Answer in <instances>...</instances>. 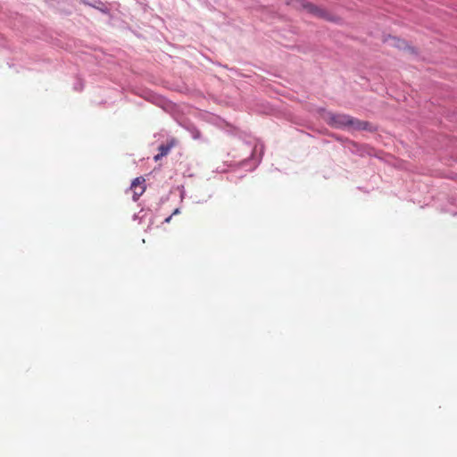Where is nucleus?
<instances>
[{
    "label": "nucleus",
    "instance_id": "1",
    "mask_svg": "<svg viewBox=\"0 0 457 457\" xmlns=\"http://www.w3.org/2000/svg\"><path fill=\"white\" fill-rule=\"evenodd\" d=\"M329 122L336 128H349L353 130H372L368 121L360 120L347 114H330Z\"/></svg>",
    "mask_w": 457,
    "mask_h": 457
},
{
    "label": "nucleus",
    "instance_id": "2",
    "mask_svg": "<svg viewBox=\"0 0 457 457\" xmlns=\"http://www.w3.org/2000/svg\"><path fill=\"white\" fill-rule=\"evenodd\" d=\"M301 6L309 13L313 14L314 16H317L319 18H322L328 21H333V16L327 12L326 10L312 4L305 2L303 0L299 1Z\"/></svg>",
    "mask_w": 457,
    "mask_h": 457
},
{
    "label": "nucleus",
    "instance_id": "3",
    "mask_svg": "<svg viewBox=\"0 0 457 457\" xmlns=\"http://www.w3.org/2000/svg\"><path fill=\"white\" fill-rule=\"evenodd\" d=\"M145 179L143 177L136 178L130 186V190L133 192V200L137 201L145 191Z\"/></svg>",
    "mask_w": 457,
    "mask_h": 457
},
{
    "label": "nucleus",
    "instance_id": "4",
    "mask_svg": "<svg viewBox=\"0 0 457 457\" xmlns=\"http://www.w3.org/2000/svg\"><path fill=\"white\" fill-rule=\"evenodd\" d=\"M175 145V141L174 140H171L170 143L167 144V145H161L159 146V156H165L169 154V152L170 151L171 147Z\"/></svg>",
    "mask_w": 457,
    "mask_h": 457
},
{
    "label": "nucleus",
    "instance_id": "5",
    "mask_svg": "<svg viewBox=\"0 0 457 457\" xmlns=\"http://www.w3.org/2000/svg\"><path fill=\"white\" fill-rule=\"evenodd\" d=\"M82 1L90 6H93L96 9L102 10L101 5H103V3L99 0H82Z\"/></svg>",
    "mask_w": 457,
    "mask_h": 457
},
{
    "label": "nucleus",
    "instance_id": "6",
    "mask_svg": "<svg viewBox=\"0 0 457 457\" xmlns=\"http://www.w3.org/2000/svg\"><path fill=\"white\" fill-rule=\"evenodd\" d=\"M162 157V156H159V154H156V155L154 156V160H155V161H158V160H160Z\"/></svg>",
    "mask_w": 457,
    "mask_h": 457
},
{
    "label": "nucleus",
    "instance_id": "7",
    "mask_svg": "<svg viewBox=\"0 0 457 457\" xmlns=\"http://www.w3.org/2000/svg\"><path fill=\"white\" fill-rule=\"evenodd\" d=\"M171 217H172L171 215H170V216H169L168 218H166V219H165V220H164V221H165V222H170V220H171Z\"/></svg>",
    "mask_w": 457,
    "mask_h": 457
},
{
    "label": "nucleus",
    "instance_id": "8",
    "mask_svg": "<svg viewBox=\"0 0 457 457\" xmlns=\"http://www.w3.org/2000/svg\"><path fill=\"white\" fill-rule=\"evenodd\" d=\"M178 212H179V210L177 209V210H175V212H173V214H176V213H178Z\"/></svg>",
    "mask_w": 457,
    "mask_h": 457
}]
</instances>
